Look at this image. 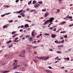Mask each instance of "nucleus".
I'll return each instance as SVG.
<instances>
[{
  "mask_svg": "<svg viewBox=\"0 0 73 73\" xmlns=\"http://www.w3.org/2000/svg\"><path fill=\"white\" fill-rule=\"evenodd\" d=\"M54 18L53 17L50 18V19L47 20L43 24V25H45L48 23H50V24H49L48 25L50 26L51 24H53V21L54 20Z\"/></svg>",
  "mask_w": 73,
  "mask_h": 73,
  "instance_id": "obj_1",
  "label": "nucleus"
},
{
  "mask_svg": "<svg viewBox=\"0 0 73 73\" xmlns=\"http://www.w3.org/2000/svg\"><path fill=\"white\" fill-rule=\"evenodd\" d=\"M20 67V65H17L13 67V69H16L18 67Z\"/></svg>",
  "mask_w": 73,
  "mask_h": 73,
  "instance_id": "obj_2",
  "label": "nucleus"
},
{
  "mask_svg": "<svg viewBox=\"0 0 73 73\" xmlns=\"http://www.w3.org/2000/svg\"><path fill=\"white\" fill-rule=\"evenodd\" d=\"M45 57V56H44L42 57H39V58H38V59H39V60H43L44 59V58Z\"/></svg>",
  "mask_w": 73,
  "mask_h": 73,
  "instance_id": "obj_3",
  "label": "nucleus"
},
{
  "mask_svg": "<svg viewBox=\"0 0 73 73\" xmlns=\"http://www.w3.org/2000/svg\"><path fill=\"white\" fill-rule=\"evenodd\" d=\"M56 36V35L55 34H53L51 35V37H52L53 38H55Z\"/></svg>",
  "mask_w": 73,
  "mask_h": 73,
  "instance_id": "obj_4",
  "label": "nucleus"
},
{
  "mask_svg": "<svg viewBox=\"0 0 73 73\" xmlns=\"http://www.w3.org/2000/svg\"><path fill=\"white\" fill-rule=\"evenodd\" d=\"M20 15H21L22 17H24V16H25V13H23V12L21 13H20Z\"/></svg>",
  "mask_w": 73,
  "mask_h": 73,
  "instance_id": "obj_5",
  "label": "nucleus"
},
{
  "mask_svg": "<svg viewBox=\"0 0 73 73\" xmlns=\"http://www.w3.org/2000/svg\"><path fill=\"white\" fill-rule=\"evenodd\" d=\"M30 42H31L33 40V39L31 37H29L28 38Z\"/></svg>",
  "mask_w": 73,
  "mask_h": 73,
  "instance_id": "obj_6",
  "label": "nucleus"
},
{
  "mask_svg": "<svg viewBox=\"0 0 73 73\" xmlns=\"http://www.w3.org/2000/svg\"><path fill=\"white\" fill-rule=\"evenodd\" d=\"M29 27V25L27 24H26L25 25V27L26 28H27V27Z\"/></svg>",
  "mask_w": 73,
  "mask_h": 73,
  "instance_id": "obj_7",
  "label": "nucleus"
},
{
  "mask_svg": "<svg viewBox=\"0 0 73 73\" xmlns=\"http://www.w3.org/2000/svg\"><path fill=\"white\" fill-rule=\"evenodd\" d=\"M49 59V58L48 57H45L43 59L44 60H48Z\"/></svg>",
  "mask_w": 73,
  "mask_h": 73,
  "instance_id": "obj_8",
  "label": "nucleus"
},
{
  "mask_svg": "<svg viewBox=\"0 0 73 73\" xmlns=\"http://www.w3.org/2000/svg\"><path fill=\"white\" fill-rule=\"evenodd\" d=\"M40 5V4H38L37 5H35L34 7H35V8L38 7V6H39Z\"/></svg>",
  "mask_w": 73,
  "mask_h": 73,
  "instance_id": "obj_9",
  "label": "nucleus"
},
{
  "mask_svg": "<svg viewBox=\"0 0 73 73\" xmlns=\"http://www.w3.org/2000/svg\"><path fill=\"white\" fill-rule=\"evenodd\" d=\"M48 15V13H45L44 14V17H47Z\"/></svg>",
  "mask_w": 73,
  "mask_h": 73,
  "instance_id": "obj_10",
  "label": "nucleus"
},
{
  "mask_svg": "<svg viewBox=\"0 0 73 73\" xmlns=\"http://www.w3.org/2000/svg\"><path fill=\"white\" fill-rule=\"evenodd\" d=\"M33 61L35 62V63H36L38 62L37 60L36 59H33Z\"/></svg>",
  "mask_w": 73,
  "mask_h": 73,
  "instance_id": "obj_11",
  "label": "nucleus"
},
{
  "mask_svg": "<svg viewBox=\"0 0 73 73\" xmlns=\"http://www.w3.org/2000/svg\"><path fill=\"white\" fill-rule=\"evenodd\" d=\"M22 11H23V9H22L20 11H17L16 12V13H21V12H22Z\"/></svg>",
  "mask_w": 73,
  "mask_h": 73,
  "instance_id": "obj_12",
  "label": "nucleus"
},
{
  "mask_svg": "<svg viewBox=\"0 0 73 73\" xmlns=\"http://www.w3.org/2000/svg\"><path fill=\"white\" fill-rule=\"evenodd\" d=\"M9 71H3V73H7L9 72Z\"/></svg>",
  "mask_w": 73,
  "mask_h": 73,
  "instance_id": "obj_13",
  "label": "nucleus"
},
{
  "mask_svg": "<svg viewBox=\"0 0 73 73\" xmlns=\"http://www.w3.org/2000/svg\"><path fill=\"white\" fill-rule=\"evenodd\" d=\"M21 54V57H25V55L24 54Z\"/></svg>",
  "mask_w": 73,
  "mask_h": 73,
  "instance_id": "obj_14",
  "label": "nucleus"
},
{
  "mask_svg": "<svg viewBox=\"0 0 73 73\" xmlns=\"http://www.w3.org/2000/svg\"><path fill=\"white\" fill-rule=\"evenodd\" d=\"M12 42V40H9V41L8 42H6V44H9V43L10 42Z\"/></svg>",
  "mask_w": 73,
  "mask_h": 73,
  "instance_id": "obj_15",
  "label": "nucleus"
},
{
  "mask_svg": "<svg viewBox=\"0 0 73 73\" xmlns=\"http://www.w3.org/2000/svg\"><path fill=\"white\" fill-rule=\"evenodd\" d=\"M17 63H16V62H14V63H13V66H15V65H17Z\"/></svg>",
  "mask_w": 73,
  "mask_h": 73,
  "instance_id": "obj_16",
  "label": "nucleus"
},
{
  "mask_svg": "<svg viewBox=\"0 0 73 73\" xmlns=\"http://www.w3.org/2000/svg\"><path fill=\"white\" fill-rule=\"evenodd\" d=\"M36 11V10H31L30 11H30V12L32 13L33 11Z\"/></svg>",
  "mask_w": 73,
  "mask_h": 73,
  "instance_id": "obj_17",
  "label": "nucleus"
},
{
  "mask_svg": "<svg viewBox=\"0 0 73 73\" xmlns=\"http://www.w3.org/2000/svg\"><path fill=\"white\" fill-rule=\"evenodd\" d=\"M66 23V22H64V21H63V22H62V23H61V25H63V24H65Z\"/></svg>",
  "mask_w": 73,
  "mask_h": 73,
  "instance_id": "obj_18",
  "label": "nucleus"
},
{
  "mask_svg": "<svg viewBox=\"0 0 73 73\" xmlns=\"http://www.w3.org/2000/svg\"><path fill=\"white\" fill-rule=\"evenodd\" d=\"M44 35L45 36H48L49 35V34L47 33H45L44 34Z\"/></svg>",
  "mask_w": 73,
  "mask_h": 73,
  "instance_id": "obj_19",
  "label": "nucleus"
},
{
  "mask_svg": "<svg viewBox=\"0 0 73 73\" xmlns=\"http://www.w3.org/2000/svg\"><path fill=\"white\" fill-rule=\"evenodd\" d=\"M24 66L25 67H27V66H28V64L27 63H26L25 64Z\"/></svg>",
  "mask_w": 73,
  "mask_h": 73,
  "instance_id": "obj_20",
  "label": "nucleus"
},
{
  "mask_svg": "<svg viewBox=\"0 0 73 73\" xmlns=\"http://www.w3.org/2000/svg\"><path fill=\"white\" fill-rule=\"evenodd\" d=\"M34 33H35V32H32V33H31V35L32 36H33L34 35Z\"/></svg>",
  "mask_w": 73,
  "mask_h": 73,
  "instance_id": "obj_21",
  "label": "nucleus"
},
{
  "mask_svg": "<svg viewBox=\"0 0 73 73\" xmlns=\"http://www.w3.org/2000/svg\"><path fill=\"white\" fill-rule=\"evenodd\" d=\"M25 50L21 52V54H24V53H25Z\"/></svg>",
  "mask_w": 73,
  "mask_h": 73,
  "instance_id": "obj_22",
  "label": "nucleus"
},
{
  "mask_svg": "<svg viewBox=\"0 0 73 73\" xmlns=\"http://www.w3.org/2000/svg\"><path fill=\"white\" fill-rule=\"evenodd\" d=\"M64 39L62 40V41H61V42L62 44H64Z\"/></svg>",
  "mask_w": 73,
  "mask_h": 73,
  "instance_id": "obj_23",
  "label": "nucleus"
},
{
  "mask_svg": "<svg viewBox=\"0 0 73 73\" xmlns=\"http://www.w3.org/2000/svg\"><path fill=\"white\" fill-rule=\"evenodd\" d=\"M66 31H63L62 32H60V33H66Z\"/></svg>",
  "mask_w": 73,
  "mask_h": 73,
  "instance_id": "obj_24",
  "label": "nucleus"
},
{
  "mask_svg": "<svg viewBox=\"0 0 73 73\" xmlns=\"http://www.w3.org/2000/svg\"><path fill=\"white\" fill-rule=\"evenodd\" d=\"M45 71H46V72H47L48 73H49L50 72V71H49L48 70H45Z\"/></svg>",
  "mask_w": 73,
  "mask_h": 73,
  "instance_id": "obj_25",
  "label": "nucleus"
},
{
  "mask_svg": "<svg viewBox=\"0 0 73 73\" xmlns=\"http://www.w3.org/2000/svg\"><path fill=\"white\" fill-rule=\"evenodd\" d=\"M8 27H7V26H6L5 25V26H4L3 27V28L4 29H5V28H8Z\"/></svg>",
  "mask_w": 73,
  "mask_h": 73,
  "instance_id": "obj_26",
  "label": "nucleus"
},
{
  "mask_svg": "<svg viewBox=\"0 0 73 73\" xmlns=\"http://www.w3.org/2000/svg\"><path fill=\"white\" fill-rule=\"evenodd\" d=\"M35 58L38 59L39 58L38 56H35Z\"/></svg>",
  "mask_w": 73,
  "mask_h": 73,
  "instance_id": "obj_27",
  "label": "nucleus"
},
{
  "mask_svg": "<svg viewBox=\"0 0 73 73\" xmlns=\"http://www.w3.org/2000/svg\"><path fill=\"white\" fill-rule=\"evenodd\" d=\"M18 41H19V40H14V42H18Z\"/></svg>",
  "mask_w": 73,
  "mask_h": 73,
  "instance_id": "obj_28",
  "label": "nucleus"
},
{
  "mask_svg": "<svg viewBox=\"0 0 73 73\" xmlns=\"http://www.w3.org/2000/svg\"><path fill=\"white\" fill-rule=\"evenodd\" d=\"M36 3V1L34 0L33 1V4H35Z\"/></svg>",
  "mask_w": 73,
  "mask_h": 73,
  "instance_id": "obj_29",
  "label": "nucleus"
},
{
  "mask_svg": "<svg viewBox=\"0 0 73 73\" xmlns=\"http://www.w3.org/2000/svg\"><path fill=\"white\" fill-rule=\"evenodd\" d=\"M17 35V34H15L14 35H13L12 36L13 38H14Z\"/></svg>",
  "mask_w": 73,
  "mask_h": 73,
  "instance_id": "obj_30",
  "label": "nucleus"
},
{
  "mask_svg": "<svg viewBox=\"0 0 73 73\" xmlns=\"http://www.w3.org/2000/svg\"><path fill=\"white\" fill-rule=\"evenodd\" d=\"M37 48V46H34L33 47V49H35L36 48Z\"/></svg>",
  "mask_w": 73,
  "mask_h": 73,
  "instance_id": "obj_31",
  "label": "nucleus"
},
{
  "mask_svg": "<svg viewBox=\"0 0 73 73\" xmlns=\"http://www.w3.org/2000/svg\"><path fill=\"white\" fill-rule=\"evenodd\" d=\"M8 22H9V23H12L13 22V21L11 20L10 21H8Z\"/></svg>",
  "mask_w": 73,
  "mask_h": 73,
  "instance_id": "obj_32",
  "label": "nucleus"
},
{
  "mask_svg": "<svg viewBox=\"0 0 73 73\" xmlns=\"http://www.w3.org/2000/svg\"><path fill=\"white\" fill-rule=\"evenodd\" d=\"M16 33V32L15 31H14L12 32V33H11V34L12 35H13L14 34H15V33Z\"/></svg>",
  "mask_w": 73,
  "mask_h": 73,
  "instance_id": "obj_33",
  "label": "nucleus"
},
{
  "mask_svg": "<svg viewBox=\"0 0 73 73\" xmlns=\"http://www.w3.org/2000/svg\"><path fill=\"white\" fill-rule=\"evenodd\" d=\"M32 1V0L30 1L29 2L28 4V5H29L30 4H31V1Z\"/></svg>",
  "mask_w": 73,
  "mask_h": 73,
  "instance_id": "obj_34",
  "label": "nucleus"
},
{
  "mask_svg": "<svg viewBox=\"0 0 73 73\" xmlns=\"http://www.w3.org/2000/svg\"><path fill=\"white\" fill-rule=\"evenodd\" d=\"M67 37H68V36H67V35H65V36H64V38H66Z\"/></svg>",
  "mask_w": 73,
  "mask_h": 73,
  "instance_id": "obj_35",
  "label": "nucleus"
},
{
  "mask_svg": "<svg viewBox=\"0 0 73 73\" xmlns=\"http://www.w3.org/2000/svg\"><path fill=\"white\" fill-rule=\"evenodd\" d=\"M56 52L60 54L61 53V51H57Z\"/></svg>",
  "mask_w": 73,
  "mask_h": 73,
  "instance_id": "obj_36",
  "label": "nucleus"
},
{
  "mask_svg": "<svg viewBox=\"0 0 73 73\" xmlns=\"http://www.w3.org/2000/svg\"><path fill=\"white\" fill-rule=\"evenodd\" d=\"M73 17L72 16H70L69 17H68L69 19H72Z\"/></svg>",
  "mask_w": 73,
  "mask_h": 73,
  "instance_id": "obj_37",
  "label": "nucleus"
},
{
  "mask_svg": "<svg viewBox=\"0 0 73 73\" xmlns=\"http://www.w3.org/2000/svg\"><path fill=\"white\" fill-rule=\"evenodd\" d=\"M58 40H56L55 41V42L56 43H58Z\"/></svg>",
  "mask_w": 73,
  "mask_h": 73,
  "instance_id": "obj_38",
  "label": "nucleus"
},
{
  "mask_svg": "<svg viewBox=\"0 0 73 73\" xmlns=\"http://www.w3.org/2000/svg\"><path fill=\"white\" fill-rule=\"evenodd\" d=\"M38 3L39 4H41L42 3V1H40L38 2Z\"/></svg>",
  "mask_w": 73,
  "mask_h": 73,
  "instance_id": "obj_39",
  "label": "nucleus"
},
{
  "mask_svg": "<svg viewBox=\"0 0 73 73\" xmlns=\"http://www.w3.org/2000/svg\"><path fill=\"white\" fill-rule=\"evenodd\" d=\"M46 11V9H42V11Z\"/></svg>",
  "mask_w": 73,
  "mask_h": 73,
  "instance_id": "obj_40",
  "label": "nucleus"
},
{
  "mask_svg": "<svg viewBox=\"0 0 73 73\" xmlns=\"http://www.w3.org/2000/svg\"><path fill=\"white\" fill-rule=\"evenodd\" d=\"M60 9H58V10H57V12H60Z\"/></svg>",
  "mask_w": 73,
  "mask_h": 73,
  "instance_id": "obj_41",
  "label": "nucleus"
},
{
  "mask_svg": "<svg viewBox=\"0 0 73 73\" xmlns=\"http://www.w3.org/2000/svg\"><path fill=\"white\" fill-rule=\"evenodd\" d=\"M19 1V0H16L15 1V2L16 3H18Z\"/></svg>",
  "mask_w": 73,
  "mask_h": 73,
  "instance_id": "obj_42",
  "label": "nucleus"
},
{
  "mask_svg": "<svg viewBox=\"0 0 73 73\" xmlns=\"http://www.w3.org/2000/svg\"><path fill=\"white\" fill-rule=\"evenodd\" d=\"M5 7H6L7 8H8V7H9V6L7 5H6L5 6Z\"/></svg>",
  "mask_w": 73,
  "mask_h": 73,
  "instance_id": "obj_43",
  "label": "nucleus"
},
{
  "mask_svg": "<svg viewBox=\"0 0 73 73\" xmlns=\"http://www.w3.org/2000/svg\"><path fill=\"white\" fill-rule=\"evenodd\" d=\"M12 46H13V45H12V44H11V45H10V46H9V48H10Z\"/></svg>",
  "mask_w": 73,
  "mask_h": 73,
  "instance_id": "obj_44",
  "label": "nucleus"
},
{
  "mask_svg": "<svg viewBox=\"0 0 73 73\" xmlns=\"http://www.w3.org/2000/svg\"><path fill=\"white\" fill-rule=\"evenodd\" d=\"M23 36H24V35H22L21 36H19V38L22 37H23Z\"/></svg>",
  "mask_w": 73,
  "mask_h": 73,
  "instance_id": "obj_45",
  "label": "nucleus"
},
{
  "mask_svg": "<svg viewBox=\"0 0 73 73\" xmlns=\"http://www.w3.org/2000/svg\"><path fill=\"white\" fill-rule=\"evenodd\" d=\"M69 15H67V17H66L67 18H68V17H69Z\"/></svg>",
  "mask_w": 73,
  "mask_h": 73,
  "instance_id": "obj_46",
  "label": "nucleus"
},
{
  "mask_svg": "<svg viewBox=\"0 0 73 73\" xmlns=\"http://www.w3.org/2000/svg\"><path fill=\"white\" fill-rule=\"evenodd\" d=\"M14 61L15 62H14L17 63V62H18V60H15Z\"/></svg>",
  "mask_w": 73,
  "mask_h": 73,
  "instance_id": "obj_47",
  "label": "nucleus"
},
{
  "mask_svg": "<svg viewBox=\"0 0 73 73\" xmlns=\"http://www.w3.org/2000/svg\"><path fill=\"white\" fill-rule=\"evenodd\" d=\"M73 26V24H72V25H69V27H71Z\"/></svg>",
  "mask_w": 73,
  "mask_h": 73,
  "instance_id": "obj_48",
  "label": "nucleus"
},
{
  "mask_svg": "<svg viewBox=\"0 0 73 73\" xmlns=\"http://www.w3.org/2000/svg\"><path fill=\"white\" fill-rule=\"evenodd\" d=\"M24 27V26L23 25H21V26L20 27L21 28H22Z\"/></svg>",
  "mask_w": 73,
  "mask_h": 73,
  "instance_id": "obj_49",
  "label": "nucleus"
},
{
  "mask_svg": "<svg viewBox=\"0 0 73 73\" xmlns=\"http://www.w3.org/2000/svg\"><path fill=\"white\" fill-rule=\"evenodd\" d=\"M56 28H54V31H56Z\"/></svg>",
  "mask_w": 73,
  "mask_h": 73,
  "instance_id": "obj_50",
  "label": "nucleus"
},
{
  "mask_svg": "<svg viewBox=\"0 0 73 73\" xmlns=\"http://www.w3.org/2000/svg\"><path fill=\"white\" fill-rule=\"evenodd\" d=\"M61 43V41H59L58 42V43H57L58 44H60Z\"/></svg>",
  "mask_w": 73,
  "mask_h": 73,
  "instance_id": "obj_51",
  "label": "nucleus"
},
{
  "mask_svg": "<svg viewBox=\"0 0 73 73\" xmlns=\"http://www.w3.org/2000/svg\"><path fill=\"white\" fill-rule=\"evenodd\" d=\"M48 68H50V69H52V67L50 66H49L48 67Z\"/></svg>",
  "mask_w": 73,
  "mask_h": 73,
  "instance_id": "obj_52",
  "label": "nucleus"
},
{
  "mask_svg": "<svg viewBox=\"0 0 73 73\" xmlns=\"http://www.w3.org/2000/svg\"><path fill=\"white\" fill-rule=\"evenodd\" d=\"M10 13H6V15H9Z\"/></svg>",
  "mask_w": 73,
  "mask_h": 73,
  "instance_id": "obj_53",
  "label": "nucleus"
},
{
  "mask_svg": "<svg viewBox=\"0 0 73 73\" xmlns=\"http://www.w3.org/2000/svg\"><path fill=\"white\" fill-rule=\"evenodd\" d=\"M5 16V14L1 15V17H3L4 16Z\"/></svg>",
  "mask_w": 73,
  "mask_h": 73,
  "instance_id": "obj_54",
  "label": "nucleus"
},
{
  "mask_svg": "<svg viewBox=\"0 0 73 73\" xmlns=\"http://www.w3.org/2000/svg\"><path fill=\"white\" fill-rule=\"evenodd\" d=\"M49 29H50L51 30H52V29H53L52 27H50V28H49Z\"/></svg>",
  "mask_w": 73,
  "mask_h": 73,
  "instance_id": "obj_55",
  "label": "nucleus"
},
{
  "mask_svg": "<svg viewBox=\"0 0 73 73\" xmlns=\"http://www.w3.org/2000/svg\"><path fill=\"white\" fill-rule=\"evenodd\" d=\"M5 65V63H4L3 62V63H2V65Z\"/></svg>",
  "mask_w": 73,
  "mask_h": 73,
  "instance_id": "obj_56",
  "label": "nucleus"
},
{
  "mask_svg": "<svg viewBox=\"0 0 73 73\" xmlns=\"http://www.w3.org/2000/svg\"><path fill=\"white\" fill-rule=\"evenodd\" d=\"M29 9H30L29 8L27 9H26V11H29Z\"/></svg>",
  "mask_w": 73,
  "mask_h": 73,
  "instance_id": "obj_57",
  "label": "nucleus"
},
{
  "mask_svg": "<svg viewBox=\"0 0 73 73\" xmlns=\"http://www.w3.org/2000/svg\"><path fill=\"white\" fill-rule=\"evenodd\" d=\"M59 62V60H57V61H56V62H55V63H57Z\"/></svg>",
  "mask_w": 73,
  "mask_h": 73,
  "instance_id": "obj_58",
  "label": "nucleus"
},
{
  "mask_svg": "<svg viewBox=\"0 0 73 73\" xmlns=\"http://www.w3.org/2000/svg\"><path fill=\"white\" fill-rule=\"evenodd\" d=\"M67 60L69 61V58H67Z\"/></svg>",
  "mask_w": 73,
  "mask_h": 73,
  "instance_id": "obj_59",
  "label": "nucleus"
},
{
  "mask_svg": "<svg viewBox=\"0 0 73 73\" xmlns=\"http://www.w3.org/2000/svg\"><path fill=\"white\" fill-rule=\"evenodd\" d=\"M59 46H60V47H63V46H63V45H60Z\"/></svg>",
  "mask_w": 73,
  "mask_h": 73,
  "instance_id": "obj_60",
  "label": "nucleus"
},
{
  "mask_svg": "<svg viewBox=\"0 0 73 73\" xmlns=\"http://www.w3.org/2000/svg\"><path fill=\"white\" fill-rule=\"evenodd\" d=\"M18 17L19 18H20L21 17V16H18Z\"/></svg>",
  "mask_w": 73,
  "mask_h": 73,
  "instance_id": "obj_61",
  "label": "nucleus"
},
{
  "mask_svg": "<svg viewBox=\"0 0 73 73\" xmlns=\"http://www.w3.org/2000/svg\"><path fill=\"white\" fill-rule=\"evenodd\" d=\"M15 73H22V72L20 73V72H15Z\"/></svg>",
  "mask_w": 73,
  "mask_h": 73,
  "instance_id": "obj_62",
  "label": "nucleus"
},
{
  "mask_svg": "<svg viewBox=\"0 0 73 73\" xmlns=\"http://www.w3.org/2000/svg\"><path fill=\"white\" fill-rule=\"evenodd\" d=\"M23 30L22 29H21L20 30H19V32H22V31Z\"/></svg>",
  "mask_w": 73,
  "mask_h": 73,
  "instance_id": "obj_63",
  "label": "nucleus"
},
{
  "mask_svg": "<svg viewBox=\"0 0 73 73\" xmlns=\"http://www.w3.org/2000/svg\"><path fill=\"white\" fill-rule=\"evenodd\" d=\"M18 39V37L16 38H15V40H17Z\"/></svg>",
  "mask_w": 73,
  "mask_h": 73,
  "instance_id": "obj_64",
  "label": "nucleus"
}]
</instances>
